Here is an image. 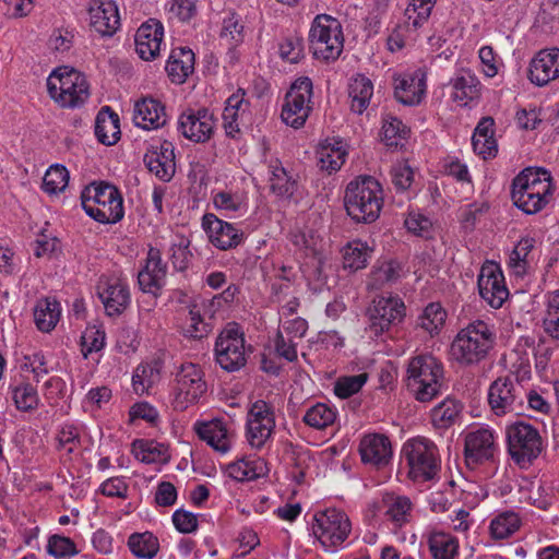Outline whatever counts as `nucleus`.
I'll use <instances>...</instances> for the list:
<instances>
[{
	"label": "nucleus",
	"mask_w": 559,
	"mask_h": 559,
	"mask_svg": "<svg viewBox=\"0 0 559 559\" xmlns=\"http://www.w3.org/2000/svg\"><path fill=\"white\" fill-rule=\"evenodd\" d=\"M148 171L164 182L169 181L176 170L174 146L170 142L151 145L142 158Z\"/></svg>",
	"instance_id": "obj_18"
},
{
	"label": "nucleus",
	"mask_w": 559,
	"mask_h": 559,
	"mask_svg": "<svg viewBox=\"0 0 559 559\" xmlns=\"http://www.w3.org/2000/svg\"><path fill=\"white\" fill-rule=\"evenodd\" d=\"M97 294L108 316L120 314L130 302V294L126 285L118 280L100 281Z\"/></svg>",
	"instance_id": "obj_23"
},
{
	"label": "nucleus",
	"mask_w": 559,
	"mask_h": 559,
	"mask_svg": "<svg viewBox=\"0 0 559 559\" xmlns=\"http://www.w3.org/2000/svg\"><path fill=\"white\" fill-rule=\"evenodd\" d=\"M445 317V311L442 309L441 305L431 302L418 317L417 325L432 335L433 333H438L443 325Z\"/></svg>",
	"instance_id": "obj_43"
},
{
	"label": "nucleus",
	"mask_w": 559,
	"mask_h": 559,
	"mask_svg": "<svg viewBox=\"0 0 559 559\" xmlns=\"http://www.w3.org/2000/svg\"><path fill=\"white\" fill-rule=\"evenodd\" d=\"M61 317V306L56 299L44 298L37 301L34 309V321L41 332H51Z\"/></svg>",
	"instance_id": "obj_31"
},
{
	"label": "nucleus",
	"mask_w": 559,
	"mask_h": 559,
	"mask_svg": "<svg viewBox=\"0 0 559 559\" xmlns=\"http://www.w3.org/2000/svg\"><path fill=\"white\" fill-rule=\"evenodd\" d=\"M343 32L341 23L331 15L319 14L314 17L309 44L314 58L324 61L335 60L343 50Z\"/></svg>",
	"instance_id": "obj_7"
},
{
	"label": "nucleus",
	"mask_w": 559,
	"mask_h": 559,
	"mask_svg": "<svg viewBox=\"0 0 559 559\" xmlns=\"http://www.w3.org/2000/svg\"><path fill=\"white\" fill-rule=\"evenodd\" d=\"M368 374L359 373L354 376L341 377L334 385V393L341 399H347L360 391L367 382Z\"/></svg>",
	"instance_id": "obj_50"
},
{
	"label": "nucleus",
	"mask_w": 559,
	"mask_h": 559,
	"mask_svg": "<svg viewBox=\"0 0 559 559\" xmlns=\"http://www.w3.org/2000/svg\"><path fill=\"white\" fill-rule=\"evenodd\" d=\"M270 190L281 199H290L297 190V181L280 165H271Z\"/></svg>",
	"instance_id": "obj_37"
},
{
	"label": "nucleus",
	"mask_w": 559,
	"mask_h": 559,
	"mask_svg": "<svg viewBox=\"0 0 559 559\" xmlns=\"http://www.w3.org/2000/svg\"><path fill=\"white\" fill-rule=\"evenodd\" d=\"M463 405L455 399H445L431 411V420L436 428L447 429L461 417Z\"/></svg>",
	"instance_id": "obj_34"
},
{
	"label": "nucleus",
	"mask_w": 559,
	"mask_h": 559,
	"mask_svg": "<svg viewBox=\"0 0 559 559\" xmlns=\"http://www.w3.org/2000/svg\"><path fill=\"white\" fill-rule=\"evenodd\" d=\"M401 265L396 261L383 262L373 271V280L379 284L393 283L400 277Z\"/></svg>",
	"instance_id": "obj_63"
},
{
	"label": "nucleus",
	"mask_w": 559,
	"mask_h": 559,
	"mask_svg": "<svg viewBox=\"0 0 559 559\" xmlns=\"http://www.w3.org/2000/svg\"><path fill=\"white\" fill-rule=\"evenodd\" d=\"M170 460L168 447L154 440H142V464L164 465Z\"/></svg>",
	"instance_id": "obj_48"
},
{
	"label": "nucleus",
	"mask_w": 559,
	"mask_h": 559,
	"mask_svg": "<svg viewBox=\"0 0 559 559\" xmlns=\"http://www.w3.org/2000/svg\"><path fill=\"white\" fill-rule=\"evenodd\" d=\"M274 427V418H267L265 423L247 420V439L250 445L257 449L263 447Z\"/></svg>",
	"instance_id": "obj_46"
},
{
	"label": "nucleus",
	"mask_w": 559,
	"mask_h": 559,
	"mask_svg": "<svg viewBox=\"0 0 559 559\" xmlns=\"http://www.w3.org/2000/svg\"><path fill=\"white\" fill-rule=\"evenodd\" d=\"M319 155V162L318 165L321 169L329 171L330 174L332 171L338 170L342 165L344 164V156L345 152L341 151L340 148H328L322 147L321 151L318 153Z\"/></svg>",
	"instance_id": "obj_54"
},
{
	"label": "nucleus",
	"mask_w": 559,
	"mask_h": 559,
	"mask_svg": "<svg viewBox=\"0 0 559 559\" xmlns=\"http://www.w3.org/2000/svg\"><path fill=\"white\" fill-rule=\"evenodd\" d=\"M214 115L207 108H189L178 118V131L194 143L207 142L214 133Z\"/></svg>",
	"instance_id": "obj_14"
},
{
	"label": "nucleus",
	"mask_w": 559,
	"mask_h": 559,
	"mask_svg": "<svg viewBox=\"0 0 559 559\" xmlns=\"http://www.w3.org/2000/svg\"><path fill=\"white\" fill-rule=\"evenodd\" d=\"M404 301L399 297L378 296L367 308L368 330L374 336L389 331L391 326L401 323L405 317Z\"/></svg>",
	"instance_id": "obj_11"
},
{
	"label": "nucleus",
	"mask_w": 559,
	"mask_h": 559,
	"mask_svg": "<svg viewBox=\"0 0 559 559\" xmlns=\"http://www.w3.org/2000/svg\"><path fill=\"white\" fill-rule=\"evenodd\" d=\"M437 452L436 444L427 438L417 437L406 441L402 448V455L409 467V478L419 483L433 479L440 471Z\"/></svg>",
	"instance_id": "obj_6"
},
{
	"label": "nucleus",
	"mask_w": 559,
	"mask_h": 559,
	"mask_svg": "<svg viewBox=\"0 0 559 559\" xmlns=\"http://www.w3.org/2000/svg\"><path fill=\"white\" fill-rule=\"evenodd\" d=\"M120 119L109 106H104L95 119V136L107 146L114 145L120 139Z\"/></svg>",
	"instance_id": "obj_28"
},
{
	"label": "nucleus",
	"mask_w": 559,
	"mask_h": 559,
	"mask_svg": "<svg viewBox=\"0 0 559 559\" xmlns=\"http://www.w3.org/2000/svg\"><path fill=\"white\" fill-rule=\"evenodd\" d=\"M9 390L19 411L29 412L37 408L39 403L37 390L22 377H14Z\"/></svg>",
	"instance_id": "obj_33"
},
{
	"label": "nucleus",
	"mask_w": 559,
	"mask_h": 559,
	"mask_svg": "<svg viewBox=\"0 0 559 559\" xmlns=\"http://www.w3.org/2000/svg\"><path fill=\"white\" fill-rule=\"evenodd\" d=\"M191 324L187 330L189 336L201 340L210 334L212 331V324L205 321L199 308V304L194 302L189 309Z\"/></svg>",
	"instance_id": "obj_52"
},
{
	"label": "nucleus",
	"mask_w": 559,
	"mask_h": 559,
	"mask_svg": "<svg viewBox=\"0 0 559 559\" xmlns=\"http://www.w3.org/2000/svg\"><path fill=\"white\" fill-rule=\"evenodd\" d=\"M520 527V519L513 512H504L496 516L490 523V532L493 538L504 539L511 536Z\"/></svg>",
	"instance_id": "obj_44"
},
{
	"label": "nucleus",
	"mask_w": 559,
	"mask_h": 559,
	"mask_svg": "<svg viewBox=\"0 0 559 559\" xmlns=\"http://www.w3.org/2000/svg\"><path fill=\"white\" fill-rule=\"evenodd\" d=\"M165 276L166 264L162 261L159 249L150 247L142 267V294L154 300L164 285Z\"/></svg>",
	"instance_id": "obj_21"
},
{
	"label": "nucleus",
	"mask_w": 559,
	"mask_h": 559,
	"mask_svg": "<svg viewBox=\"0 0 559 559\" xmlns=\"http://www.w3.org/2000/svg\"><path fill=\"white\" fill-rule=\"evenodd\" d=\"M544 329L552 338L559 340V301L549 299L546 317L544 318Z\"/></svg>",
	"instance_id": "obj_59"
},
{
	"label": "nucleus",
	"mask_w": 559,
	"mask_h": 559,
	"mask_svg": "<svg viewBox=\"0 0 559 559\" xmlns=\"http://www.w3.org/2000/svg\"><path fill=\"white\" fill-rule=\"evenodd\" d=\"M243 28L245 26L241 23V19L233 12L223 20L221 37L240 43L243 39Z\"/></svg>",
	"instance_id": "obj_57"
},
{
	"label": "nucleus",
	"mask_w": 559,
	"mask_h": 559,
	"mask_svg": "<svg viewBox=\"0 0 559 559\" xmlns=\"http://www.w3.org/2000/svg\"><path fill=\"white\" fill-rule=\"evenodd\" d=\"M312 81L308 76L298 78L285 95L281 118L283 122L294 129L305 126L312 109Z\"/></svg>",
	"instance_id": "obj_10"
},
{
	"label": "nucleus",
	"mask_w": 559,
	"mask_h": 559,
	"mask_svg": "<svg viewBox=\"0 0 559 559\" xmlns=\"http://www.w3.org/2000/svg\"><path fill=\"white\" fill-rule=\"evenodd\" d=\"M313 520L312 532L323 546L342 544L352 531L349 518L340 509L317 512Z\"/></svg>",
	"instance_id": "obj_13"
},
{
	"label": "nucleus",
	"mask_w": 559,
	"mask_h": 559,
	"mask_svg": "<svg viewBox=\"0 0 559 559\" xmlns=\"http://www.w3.org/2000/svg\"><path fill=\"white\" fill-rule=\"evenodd\" d=\"M512 188L519 191H532L536 195H550L551 176L544 168L528 167L522 170L512 181Z\"/></svg>",
	"instance_id": "obj_27"
},
{
	"label": "nucleus",
	"mask_w": 559,
	"mask_h": 559,
	"mask_svg": "<svg viewBox=\"0 0 559 559\" xmlns=\"http://www.w3.org/2000/svg\"><path fill=\"white\" fill-rule=\"evenodd\" d=\"M336 419V413L324 403H317L309 407L302 421L311 428L322 430L331 426Z\"/></svg>",
	"instance_id": "obj_39"
},
{
	"label": "nucleus",
	"mask_w": 559,
	"mask_h": 559,
	"mask_svg": "<svg viewBox=\"0 0 559 559\" xmlns=\"http://www.w3.org/2000/svg\"><path fill=\"white\" fill-rule=\"evenodd\" d=\"M190 240L186 237H180L177 243L171 247V262L176 270L185 271L188 269L190 259L192 257L189 250Z\"/></svg>",
	"instance_id": "obj_55"
},
{
	"label": "nucleus",
	"mask_w": 559,
	"mask_h": 559,
	"mask_svg": "<svg viewBox=\"0 0 559 559\" xmlns=\"http://www.w3.org/2000/svg\"><path fill=\"white\" fill-rule=\"evenodd\" d=\"M58 443L60 448H67L68 453H73L75 449L81 444V428L74 423H63L57 435Z\"/></svg>",
	"instance_id": "obj_51"
},
{
	"label": "nucleus",
	"mask_w": 559,
	"mask_h": 559,
	"mask_svg": "<svg viewBox=\"0 0 559 559\" xmlns=\"http://www.w3.org/2000/svg\"><path fill=\"white\" fill-rule=\"evenodd\" d=\"M428 547L433 559H454L459 542L449 533L432 532L428 536Z\"/></svg>",
	"instance_id": "obj_35"
},
{
	"label": "nucleus",
	"mask_w": 559,
	"mask_h": 559,
	"mask_svg": "<svg viewBox=\"0 0 559 559\" xmlns=\"http://www.w3.org/2000/svg\"><path fill=\"white\" fill-rule=\"evenodd\" d=\"M84 212L102 224H115L124 214L123 200L119 190L106 181H93L81 192Z\"/></svg>",
	"instance_id": "obj_3"
},
{
	"label": "nucleus",
	"mask_w": 559,
	"mask_h": 559,
	"mask_svg": "<svg viewBox=\"0 0 559 559\" xmlns=\"http://www.w3.org/2000/svg\"><path fill=\"white\" fill-rule=\"evenodd\" d=\"M176 380L177 400L181 402L195 403L207 390L202 369L192 362L181 365Z\"/></svg>",
	"instance_id": "obj_17"
},
{
	"label": "nucleus",
	"mask_w": 559,
	"mask_h": 559,
	"mask_svg": "<svg viewBox=\"0 0 559 559\" xmlns=\"http://www.w3.org/2000/svg\"><path fill=\"white\" fill-rule=\"evenodd\" d=\"M411 500L406 497L392 498L385 511V515L401 525L406 522V515L411 510Z\"/></svg>",
	"instance_id": "obj_58"
},
{
	"label": "nucleus",
	"mask_w": 559,
	"mask_h": 559,
	"mask_svg": "<svg viewBox=\"0 0 559 559\" xmlns=\"http://www.w3.org/2000/svg\"><path fill=\"white\" fill-rule=\"evenodd\" d=\"M195 432L201 440L217 452L226 453L230 449L228 431L221 421L198 424Z\"/></svg>",
	"instance_id": "obj_29"
},
{
	"label": "nucleus",
	"mask_w": 559,
	"mask_h": 559,
	"mask_svg": "<svg viewBox=\"0 0 559 559\" xmlns=\"http://www.w3.org/2000/svg\"><path fill=\"white\" fill-rule=\"evenodd\" d=\"M69 182V171L60 164L51 165L43 178L41 188L44 192L53 195L62 192Z\"/></svg>",
	"instance_id": "obj_41"
},
{
	"label": "nucleus",
	"mask_w": 559,
	"mask_h": 559,
	"mask_svg": "<svg viewBox=\"0 0 559 559\" xmlns=\"http://www.w3.org/2000/svg\"><path fill=\"white\" fill-rule=\"evenodd\" d=\"M548 197L549 195L539 193L536 195L532 191H519L514 188L511 190L513 204L526 214H535L544 209V206L548 203Z\"/></svg>",
	"instance_id": "obj_40"
},
{
	"label": "nucleus",
	"mask_w": 559,
	"mask_h": 559,
	"mask_svg": "<svg viewBox=\"0 0 559 559\" xmlns=\"http://www.w3.org/2000/svg\"><path fill=\"white\" fill-rule=\"evenodd\" d=\"M165 123V106L153 97H142V130L158 129Z\"/></svg>",
	"instance_id": "obj_38"
},
{
	"label": "nucleus",
	"mask_w": 559,
	"mask_h": 559,
	"mask_svg": "<svg viewBox=\"0 0 559 559\" xmlns=\"http://www.w3.org/2000/svg\"><path fill=\"white\" fill-rule=\"evenodd\" d=\"M454 99L464 102L474 99L478 95V81L469 73L461 75L453 81Z\"/></svg>",
	"instance_id": "obj_49"
},
{
	"label": "nucleus",
	"mask_w": 559,
	"mask_h": 559,
	"mask_svg": "<svg viewBox=\"0 0 559 559\" xmlns=\"http://www.w3.org/2000/svg\"><path fill=\"white\" fill-rule=\"evenodd\" d=\"M407 230L416 236L429 238L432 224L421 214H409L405 219Z\"/></svg>",
	"instance_id": "obj_60"
},
{
	"label": "nucleus",
	"mask_w": 559,
	"mask_h": 559,
	"mask_svg": "<svg viewBox=\"0 0 559 559\" xmlns=\"http://www.w3.org/2000/svg\"><path fill=\"white\" fill-rule=\"evenodd\" d=\"M394 97L403 105L414 106L421 102L426 92L424 74H395Z\"/></svg>",
	"instance_id": "obj_25"
},
{
	"label": "nucleus",
	"mask_w": 559,
	"mask_h": 559,
	"mask_svg": "<svg viewBox=\"0 0 559 559\" xmlns=\"http://www.w3.org/2000/svg\"><path fill=\"white\" fill-rule=\"evenodd\" d=\"M525 391L516 377H499L489 386L488 403L497 416L520 412Z\"/></svg>",
	"instance_id": "obj_12"
},
{
	"label": "nucleus",
	"mask_w": 559,
	"mask_h": 559,
	"mask_svg": "<svg viewBox=\"0 0 559 559\" xmlns=\"http://www.w3.org/2000/svg\"><path fill=\"white\" fill-rule=\"evenodd\" d=\"M165 353L163 350L147 357L145 365H142V392L153 393V390L162 380Z\"/></svg>",
	"instance_id": "obj_36"
},
{
	"label": "nucleus",
	"mask_w": 559,
	"mask_h": 559,
	"mask_svg": "<svg viewBox=\"0 0 559 559\" xmlns=\"http://www.w3.org/2000/svg\"><path fill=\"white\" fill-rule=\"evenodd\" d=\"M359 453L364 463L384 466L392 456L390 439L380 433L367 435L360 441Z\"/></svg>",
	"instance_id": "obj_24"
},
{
	"label": "nucleus",
	"mask_w": 559,
	"mask_h": 559,
	"mask_svg": "<svg viewBox=\"0 0 559 559\" xmlns=\"http://www.w3.org/2000/svg\"><path fill=\"white\" fill-rule=\"evenodd\" d=\"M495 437L491 430L479 428L465 437L464 454L467 464H480L493 457Z\"/></svg>",
	"instance_id": "obj_20"
},
{
	"label": "nucleus",
	"mask_w": 559,
	"mask_h": 559,
	"mask_svg": "<svg viewBox=\"0 0 559 559\" xmlns=\"http://www.w3.org/2000/svg\"><path fill=\"white\" fill-rule=\"evenodd\" d=\"M165 70L169 80L182 84L194 70V53L188 47H176L171 50Z\"/></svg>",
	"instance_id": "obj_26"
},
{
	"label": "nucleus",
	"mask_w": 559,
	"mask_h": 559,
	"mask_svg": "<svg viewBox=\"0 0 559 559\" xmlns=\"http://www.w3.org/2000/svg\"><path fill=\"white\" fill-rule=\"evenodd\" d=\"M344 206L354 222L373 223L383 206V191L380 182L372 176L355 178L346 187Z\"/></svg>",
	"instance_id": "obj_1"
},
{
	"label": "nucleus",
	"mask_w": 559,
	"mask_h": 559,
	"mask_svg": "<svg viewBox=\"0 0 559 559\" xmlns=\"http://www.w3.org/2000/svg\"><path fill=\"white\" fill-rule=\"evenodd\" d=\"M496 340L493 328L483 320L462 329L451 344V356L463 366L476 365L486 358Z\"/></svg>",
	"instance_id": "obj_2"
},
{
	"label": "nucleus",
	"mask_w": 559,
	"mask_h": 559,
	"mask_svg": "<svg viewBox=\"0 0 559 559\" xmlns=\"http://www.w3.org/2000/svg\"><path fill=\"white\" fill-rule=\"evenodd\" d=\"M528 78L538 86L559 78V48L539 51L531 61Z\"/></svg>",
	"instance_id": "obj_22"
},
{
	"label": "nucleus",
	"mask_w": 559,
	"mask_h": 559,
	"mask_svg": "<svg viewBox=\"0 0 559 559\" xmlns=\"http://www.w3.org/2000/svg\"><path fill=\"white\" fill-rule=\"evenodd\" d=\"M391 175L392 183L394 185L397 191L407 190L411 187L414 178V173L412 168L405 163H400L393 166Z\"/></svg>",
	"instance_id": "obj_62"
},
{
	"label": "nucleus",
	"mask_w": 559,
	"mask_h": 559,
	"mask_svg": "<svg viewBox=\"0 0 559 559\" xmlns=\"http://www.w3.org/2000/svg\"><path fill=\"white\" fill-rule=\"evenodd\" d=\"M252 464V461H247L246 459L238 460L229 465V475L239 481L255 479L260 476V473L257 472Z\"/></svg>",
	"instance_id": "obj_61"
},
{
	"label": "nucleus",
	"mask_w": 559,
	"mask_h": 559,
	"mask_svg": "<svg viewBox=\"0 0 559 559\" xmlns=\"http://www.w3.org/2000/svg\"><path fill=\"white\" fill-rule=\"evenodd\" d=\"M47 91L60 107L75 109L84 106L90 98L86 76L70 67L55 69L47 79Z\"/></svg>",
	"instance_id": "obj_4"
},
{
	"label": "nucleus",
	"mask_w": 559,
	"mask_h": 559,
	"mask_svg": "<svg viewBox=\"0 0 559 559\" xmlns=\"http://www.w3.org/2000/svg\"><path fill=\"white\" fill-rule=\"evenodd\" d=\"M506 435L509 453L521 467L531 465L543 450L542 437L531 424L516 421L507 427Z\"/></svg>",
	"instance_id": "obj_8"
},
{
	"label": "nucleus",
	"mask_w": 559,
	"mask_h": 559,
	"mask_svg": "<svg viewBox=\"0 0 559 559\" xmlns=\"http://www.w3.org/2000/svg\"><path fill=\"white\" fill-rule=\"evenodd\" d=\"M280 55L292 63L298 62L304 56L302 39L298 36H288L280 44Z\"/></svg>",
	"instance_id": "obj_56"
},
{
	"label": "nucleus",
	"mask_w": 559,
	"mask_h": 559,
	"mask_svg": "<svg viewBox=\"0 0 559 559\" xmlns=\"http://www.w3.org/2000/svg\"><path fill=\"white\" fill-rule=\"evenodd\" d=\"M164 26L159 20L148 19L142 23V60L155 59L159 55Z\"/></svg>",
	"instance_id": "obj_30"
},
{
	"label": "nucleus",
	"mask_w": 559,
	"mask_h": 559,
	"mask_svg": "<svg viewBox=\"0 0 559 559\" xmlns=\"http://www.w3.org/2000/svg\"><path fill=\"white\" fill-rule=\"evenodd\" d=\"M175 527L182 534H190L198 528V519L192 512L179 509L173 514Z\"/></svg>",
	"instance_id": "obj_64"
},
{
	"label": "nucleus",
	"mask_w": 559,
	"mask_h": 559,
	"mask_svg": "<svg viewBox=\"0 0 559 559\" xmlns=\"http://www.w3.org/2000/svg\"><path fill=\"white\" fill-rule=\"evenodd\" d=\"M443 366L431 354L417 355L408 361L406 386L419 402H430L440 393Z\"/></svg>",
	"instance_id": "obj_5"
},
{
	"label": "nucleus",
	"mask_w": 559,
	"mask_h": 559,
	"mask_svg": "<svg viewBox=\"0 0 559 559\" xmlns=\"http://www.w3.org/2000/svg\"><path fill=\"white\" fill-rule=\"evenodd\" d=\"M88 13L92 28L104 37H111L120 27V15L114 0H91Z\"/></svg>",
	"instance_id": "obj_19"
},
{
	"label": "nucleus",
	"mask_w": 559,
	"mask_h": 559,
	"mask_svg": "<svg viewBox=\"0 0 559 559\" xmlns=\"http://www.w3.org/2000/svg\"><path fill=\"white\" fill-rule=\"evenodd\" d=\"M106 345V333L102 328L87 326L81 336V352L84 358L102 350Z\"/></svg>",
	"instance_id": "obj_45"
},
{
	"label": "nucleus",
	"mask_w": 559,
	"mask_h": 559,
	"mask_svg": "<svg viewBox=\"0 0 559 559\" xmlns=\"http://www.w3.org/2000/svg\"><path fill=\"white\" fill-rule=\"evenodd\" d=\"M408 130L402 120L395 117L384 119L382 126L383 142L388 146H396L400 139H405Z\"/></svg>",
	"instance_id": "obj_53"
},
{
	"label": "nucleus",
	"mask_w": 559,
	"mask_h": 559,
	"mask_svg": "<svg viewBox=\"0 0 559 559\" xmlns=\"http://www.w3.org/2000/svg\"><path fill=\"white\" fill-rule=\"evenodd\" d=\"M373 94V84L367 76L357 74L348 85L350 109L356 114H362L369 106Z\"/></svg>",
	"instance_id": "obj_32"
},
{
	"label": "nucleus",
	"mask_w": 559,
	"mask_h": 559,
	"mask_svg": "<svg viewBox=\"0 0 559 559\" xmlns=\"http://www.w3.org/2000/svg\"><path fill=\"white\" fill-rule=\"evenodd\" d=\"M371 250L364 242H349L343 250L344 269L358 271L367 265Z\"/></svg>",
	"instance_id": "obj_42"
},
{
	"label": "nucleus",
	"mask_w": 559,
	"mask_h": 559,
	"mask_svg": "<svg viewBox=\"0 0 559 559\" xmlns=\"http://www.w3.org/2000/svg\"><path fill=\"white\" fill-rule=\"evenodd\" d=\"M202 227L206 231L210 242L221 250L236 248L243 240V233L233 224L219 219L212 213L202 217Z\"/></svg>",
	"instance_id": "obj_16"
},
{
	"label": "nucleus",
	"mask_w": 559,
	"mask_h": 559,
	"mask_svg": "<svg viewBox=\"0 0 559 559\" xmlns=\"http://www.w3.org/2000/svg\"><path fill=\"white\" fill-rule=\"evenodd\" d=\"M477 286L480 297L493 309L502 307L509 297L504 276L498 264L490 262L481 266Z\"/></svg>",
	"instance_id": "obj_15"
},
{
	"label": "nucleus",
	"mask_w": 559,
	"mask_h": 559,
	"mask_svg": "<svg viewBox=\"0 0 559 559\" xmlns=\"http://www.w3.org/2000/svg\"><path fill=\"white\" fill-rule=\"evenodd\" d=\"M215 357L217 364L226 371L234 372L247 362V348L245 333L235 322H228L215 342Z\"/></svg>",
	"instance_id": "obj_9"
},
{
	"label": "nucleus",
	"mask_w": 559,
	"mask_h": 559,
	"mask_svg": "<svg viewBox=\"0 0 559 559\" xmlns=\"http://www.w3.org/2000/svg\"><path fill=\"white\" fill-rule=\"evenodd\" d=\"M46 550L56 559L70 558L79 554L75 543L70 537L58 534L48 538Z\"/></svg>",
	"instance_id": "obj_47"
}]
</instances>
